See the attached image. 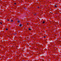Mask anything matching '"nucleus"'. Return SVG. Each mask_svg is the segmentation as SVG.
Returning <instances> with one entry per match:
<instances>
[{
  "label": "nucleus",
  "mask_w": 61,
  "mask_h": 61,
  "mask_svg": "<svg viewBox=\"0 0 61 61\" xmlns=\"http://www.w3.org/2000/svg\"><path fill=\"white\" fill-rule=\"evenodd\" d=\"M28 23H27V25H28Z\"/></svg>",
  "instance_id": "f8f14e48"
},
{
  "label": "nucleus",
  "mask_w": 61,
  "mask_h": 61,
  "mask_svg": "<svg viewBox=\"0 0 61 61\" xmlns=\"http://www.w3.org/2000/svg\"><path fill=\"white\" fill-rule=\"evenodd\" d=\"M29 30H31V29H30V28H29Z\"/></svg>",
  "instance_id": "423d86ee"
},
{
  "label": "nucleus",
  "mask_w": 61,
  "mask_h": 61,
  "mask_svg": "<svg viewBox=\"0 0 61 61\" xmlns=\"http://www.w3.org/2000/svg\"><path fill=\"white\" fill-rule=\"evenodd\" d=\"M0 24H1V25H2V23L1 22H0Z\"/></svg>",
  "instance_id": "39448f33"
},
{
  "label": "nucleus",
  "mask_w": 61,
  "mask_h": 61,
  "mask_svg": "<svg viewBox=\"0 0 61 61\" xmlns=\"http://www.w3.org/2000/svg\"><path fill=\"white\" fill-rule=\"evenodd\" d=\"M6 30H8V29H6Z\"/></svg>",
  "instance_id": "0eeeda50"
},
{
  "label": "nucleus",
  "mask_w": 61,
  "mask_h": 61,
  "mask_svg": "<svg viewBox=\"0 0 61 61\" xmlns=\"http://www.w3.org/2000/svg\"><path fill=\"white\" fill-rule=\"evenodd\" d=\"M35 15H36V14H35Z\"/></svg>",
  "instance_id": "9b49d317"
},
{
  "label": "nucleus",
  "mask_w": 61,
  "mask_h": 61,
  "mask_svg": "<svg viewBox=\"0 0 61 61\" xmlns=\"http://www.w3.org/2000/svg\"><path fill=\"white\" fill-rule=\"evenodd\" d=\"M11 22H13V20H11Z\"/></svg>",
  "instance_id": "20e7f679"
},
{
  "label": "nucleus",
  "mask_w": 61,
  "mask_h": 61,
  "mask_svg": "<svg viewBox=\"0 0 61 61\" xmlns=\"http://www.w3.org/2000/svg\"><path fill=\"white\" fill-rule=\"evenodd\" d=\"M21 26H22V24H20V26L21 27Z\"/></svg>",
  "instance_id": "7ed1b4c3"
},
{
  "label": "nucleus",
  "mask_w": 61,
  "mask_h": 61,
  "mask_svg": "<svg viewBox=\"0 0 61 61\" xmlns=\"http://www.w3.org/2000/svg\"><path fill=\"white\" fill-rule=\"evenodd\" d=\"M57 6H56V5L55 6V7H56Z\"/></svg>",
  "instance_id": "6e6552de"
},
{
  "label": "nucleus",
  "mask_w": 61,
  "mask_h": 61,
  "mask_svg": "<svg viewBox=\"0 0 61 61\" xmlns=\"http://www.w3.org/2000/svg\"><path fill=\"white\" fill-rule=\"evenodd\" d=\"M45 23V22L44 21H43L42 22V23H43V24H44V23Z\"/></svg>",
  "instance_id": "f03ea898"
},
{
  "label": "nucleus",
  "mask_w": 61,
  "mask_h": 61,
  "mask_svg": "<svg viewBox=\"0 0 61 61\" xmlns=\"http://www.w3.org/2000/svg\"><path fill=\"white\" fill-rule=\"evenodd\" d=\"M7 21H9V20H7Z\"/></svg>",
  "instance_id": "9d476101"
},
{
  "label": "nucleus",
  "mask_w": 61,
  "mask_h": 61,
  "mask_svg": "<svg viewBox=\"0 0 61 61\" xmlns=\"http://www.w3.org/2000/svg\"><path fill=\"white\" fill-rule=\"evenodd\" d=\"M17 22L18 23H19L20 22V20H18Z\"/></svg>",
  "instance_id": "f257e3e1"
},
{
  "label": "nucleus",
  "mask_w": 61,
  "mask_h": 61,
  "mask_svg": "<svg viewBox=\"0 0 61 61\" xmlns=\"http://www.w3.org/2000/svg\"><path fill=\"white\" fill-rule=\"evenodd\" d=\"M16 3H14V4H15V5H16Z\"/></svg>",
  "instance_id": "1a4fd4ad"
}]
</instances>
